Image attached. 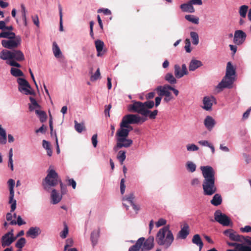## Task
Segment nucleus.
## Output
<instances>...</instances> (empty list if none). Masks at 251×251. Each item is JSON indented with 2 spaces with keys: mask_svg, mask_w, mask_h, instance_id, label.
Masks as SVG:
<instances>
[{
  "mask_svg": "<svg viewBox=\"0 0 251 251\" xmlns=\"http://www.w3.org/2000/svg\"><path fill=\"white\" fill-rule=\"evenodd\" d=\"M224 234L230 240L236 242H227L229 246L233 247L234 249L226 251H251V237L239 235L232 229L226 230Z\"/></svg>",
  "mask_w": 251,
  "mask_h": 251,
  "instance_id": "nucleus-1",
  "label": "nucleus"
},
{
  "mask_svg": "<svg viewBox=\"0 0 251 251\" xmlns=\"http://www.w3.org/2000/svg\"><path fill=\"white\" fill-rule=\"evenodd\" d=\"M204 180L202 184L203 194L211 196L214 194L217 189L215 185V172L213 168L209 166L201 167Z\"/></svg>",
  "mask_w": 251,
  "mask_h": 251,
  "instance_id": "nucleus-2",
  "label": "nucleus"
},
{
  "mask_svg": "<svg viewBox=\"0 0 251 251\" xmlns=\"http://www.w3.org/2000/svg\"><path fill=\"white\" fill-rule=\"evenodd\" d=\"M0 58L6 60L8 65L17 68H20L21 65L17 61L21 62L25 59L24 53L17 50H3L0 52Z\"/></svg>",
  "mask_w": 251,
  "mask_h": 251,
  "instance_id": "nucleus-3",
  "label": "nucleus"
},
{
  "mask_svg": "<svg viewBox=\"0 0 251 251\" xmlns=\"http://www.w3.org/2000/svg\"><path fill=\"white\" fill-rule=\"evenodd\" d=\"M174 237L169 226H165L160 228L157 233L156 242L160 246L165 249L168 248L172 244Z\"/></svg>",
  "mask_w": 251,
  "mask_h": 251,
  "instance_id": "nucleus-4",
  "label": "nucleus"
},
{
  "mask_svg": "<svg viewBox=\"0 0 251 251\" xmlns=\"http://www.w3.org/2000/svg\"><path fill=\"white\" fill-rule=\"evenodd\" d=\"M235 69L230 62L227 63L226 75L222 81L218 84L220 89L230 88L235 80Z\"/></svg>",
  "mask_w": 251,
  "mask_h": 251,
  "instance_id": "nucleus-5",
  "label": "nucleus"
},
{
  "mask_svg": "<svg viewBox=\"0 0 251 251\" xmlns=\"http://www.w3.org/2000/svg\"><path fill=\"white\" fill-rule=\"evenodd\" d=\"M146 120V118L141 117L137 114H127L123 117L120 123V126L125 127H131V129H133L132 127L129 126V124L143 123Z\"/></svg>",
  "mask_w": 251,
  "mask_h": 251,
  "instance_id": "nucleus-6",
  "label": "nucleus"
},
{
  "mask_svg": "<svg viewBox=\"0 0 251 251\" xmlns=\"http://www.w3.org/2000/svg\"><path fill=\"white\" fill-rule=\"evenodd\" d=\"M61 180L59 179L57 173L53 170H50L43 182V186L44 189L47 191H50L51 186H55L59 183Z\"/></svg>",
  "mask_w": 251,
  "mask_h": 251,
  "instance_id": "nucleus-7",
  "label": "nucleus"
},
{
  "mask_svg": "<svg viewBox=\"0 0 251 251\" xmlns=\"http://www.w3.org/2000/svg\"><path fill=\"white\" fill-rule=\"evenodd\" d=\"M128 110L131 112H136L143 116H147L150 110L145 109L143 103L141 101H133L132 103L128 105Z\"/></svg>",
  "mask_w": 251,
  "mask_h": 251,
  "instance_id": "nucleus-8",
  "label": "nucleus"
},
{
  "mask_svg": "<svg viewBox=\"0 0 251 251\" xmlns=\"http://www.w3.org/2000/svg\"><path fill=\"white\" fill-rule=\"evenodd\" d=\"M17 82L19 84L18 90L25 95H34V92L31 90V87L28 81L23 78H18Z\"/></svg>",
  "mask_w": 251,
  "mask_h": 251,
  "instance_id": "nucleus-9",
  "label": "nucleus"
},
{
  "mask_svg": "<svg viewBox=\"0 0 251 251\" xmlns=\"http://www.w3.org/2000/svg\"><path fill=\"white\" fill-rule=\"evenodd\" d=\"M2 40L1 45L4 48L9 50L17 48L21 43V38L19 36H16L15 35L14 38Z\"/></svg>",
  "mask_w": 251,
  "mask_h": 251,
  "instance_id": "nucleus-10",
  "label": "nucleus"
},
{
  "mask_svg": "<svg viewBox=\"0 0 251 251\" xmlns=\"http://www.w3.org/2000/svg\"><path fill=\"white\" fill-rule=\"evenodd\" d=\"M155 90L159 96H165L163 100L165 102L167 103L174 99L171 93L170 92V90L167 88V85L159 86L156 88Z\"/></svg>",
  "mask_w": 251,
  "mask_h": 251,
  "instance_id": "nucleus-11",
  "label": "nucleus"
},
{
  "mask_svg": "<svg viewBox=\"0 0 251 251\" xmlns=\"http://www.w3.org/2000/svg\"><path fill=\"white\" fill-rule=\"evenodd\" d=\"M7 183L9 186V203L11 204V212H13L16 208V201L14 199V187L15 184L14 180L13 179H10L8 180Z\"/></svg>",
  "mask_w": 251,
  "mask_h": 251,
  "instance_id": "nucleus-12",
  "label": "nucleus"
},
{
  "mask_svg": "<svg viewBox=\"0 0 251 251\" xmlns=\"http://www.w3.org/2000/svg\"><path fill=\"white\" fill-rule=\"evenodd\" d=\"M214 218L216 221L224 226H228L230 220L226 214H223L220 210H216L214 213Z\"/></svg>",
  "mask_w": 251,
  "mask_h": 251,
  "instance_id": "nucleus-13",
  "label": "nucleus"
},
{
  "mask_svg": "<svg viewBox=\"0 0 251 251\" xmlns=\"http://www.w3.org/2000/svg\"><path fill=\"white\" fill-rule=\"evenodd\" d=\"M188 74L186 66L185 64L182 65L181 68L178 64H176L174 66V74L175 77L177 78H180L184 75H187Z\"/></svg>",
  "mask_w": 251,
  "mask_h": 251,
  "instance_id": "nucleus-14",
  "label": "nucleus"
},
{
  "mask_svg": "<svg viewBox=\"0 0 251 251\" xmlns=\"http://www.w3.org/2000/svg\"><path fill=\"white\" fill-rule=\"evenodd\" d=\"M246 34L241 30L235 31L234 33V43L237 45H240L242 44L246 40Z\"/></svg>",
  "mask_w": 251,
  "mask_h": 251,
  "instance_id": "nucleus-15",
  "label": "nucleus"
},
{
  "mask_svg": "<svg viewBox=\"0 0 251 251\" xmlns=\"http://www.w3.org/2000/svg\"><path fill=\"white\" fill-rule=\"evenodd\" d=\"M116 147L120 149L123 147L128 148L130 147L133 143L132 140L129 139L124 138H117V139Z\"/></svg>",
  "mask_w": 251,
  "mask_h": 251,
  "instance_id": "nucleus-16",
  "label": "nucleus"
},
{
  "mask_svg": "<svg viewBox=\"0 0 251 251\" xmlns=\"http://www.w3.org/2000/svg\"><path fill=\"white\" fill-rule=\"evenodd\" d=\"M154 246V238L152 236L149 237L145 240L142 246L141 251H149L151 250Z\"/></svg>",
  "mask_w": 251,
  "mask_h": 251,
  "instance_id": "nucleus-17",
  "label": "nucleus"
},
{
  "mask_svg": "<svg viewBox=\"0 0 251 251\" xmlns=\"http://www.w3.org/2000/svg\"><path fill=\"white\" fill-rule=\"evenodd\" d=\"M41 233V230L38 226L31 227L26 232L27 236L30 237L32 239L36 238Z\"/></svg>",
  "mask_w": 251,
  "mask_h": 251,
  "instance_id": "nucleus-18",
  "label": "nucleus"
},
{
  "mask_svg": "<svg viewBox=\"0 0 251 251\" xmlns=\"http://www.w3.org/2000/svg\"><path fill=\"white\" fill-rule=\"evenodd\" d=\"M189 227L188 224H185L181 230L178 232L177 236V239H185L189 234Z\"/></svg>",
  "mask_w": 251,
  "mask_h": 251,
  "instance_id": "nucleus-19",
  "label": "nucleus"
},
{
  "mask_svg": "<svg viewBox=\"0 0 251 251\" xmlns=\"http://www.w3.org/2000/svg\"><path fill=\"white\" fill-rule=\"evenodd\" d=\"M16 239V237L6 236L4 234L1 238V246L4 248L9 246Z\"/></svg>",
  "mask_w": 251,
  "mask_h": 251,
  "instance_id": "nucleus-20",
  "label": "nucleus"
},
{
  "mask_svg": "<svg viewBox=\"0 0 251 251\" xmlns=\"http://www.w3.org/2000/svg\"><path fill=\"white\" fill-rule=\"evenodd\" d=\"M215 124V121L212 117L210 116L206 117L204 121V125L208 130L211 131Z\"/></svg>",
  "mask_w": 251,
  "mask_h": 251,
  "instance_id": "nucleus-21",
  "label": "nucleus"
},
{
  "mask_svg": "<svg viewBox=\"0 0 251 251\" xmlns=\"http://www.w3.org/2000/svg\"><path fill=\"white\" fill-rule=\"evenodd\" d=\"M214 100V98L213 97H204L203 99V106H202V108L206 110H211Z\"/></svg>",
  "mask_w": 251,
  "mask_h": 251,
  "instance_id": "nucleus-22",
  "label": "nucleus"
},
{
  "mask_svg": "<svg viewBox=\"0 0 251 251\" xmlns=\"http://www.w3.org/2000/svg\"><path fill=\"white\" fill-rule=\"evenodd\" d=\"M145 241V238H140L136 242L135 244L131 246L128 250V251H141L143 243Z\"/></svg>",
  "mask_w": 251,
  "mask_h": 251,
  "instance_id": "nucleus-23",
  "label": "nucleus"
},
{
  "mask_svg": "<svg viewBox=\"0 0 251 251\" xmlns=\"http://www.w3.org/2000/svg\"><path fill=\"white\" fill-rule=\"evenodd\" d=\"M125 128V127H122L120 126V128L117 130L116 133L117 138H126L128 136L129 133V130Z\"/></svg>",
  "mask_w": 251,
  "mask_h": 251,
  "instance_id": "nucleus-24",
  "label": "nucleus"
},
{
  "mask_svg": "<svg viewBox=\"0 0 251 251\" xmlns=\"http://www.w3.org/2000/svg\"><path fill=\"white\" fill-rule=\"evenodd\" d=\"M51 199L52 203L55 204L60 202L62 199V196L59 195L56 190L53 189L51 191Z\"/></svg>",
  "mask_w": 251,
  "mask_h": 251,
  "instance_id": "nucleus-25",
  "label": "nucleus"
},
{
  "mask_svg": "<svg viewBox=\"0 0 251 251\" xmlns=\"http://www.w3.org/2000/svg\"><path fill=\"white\" fill-rule=\"evenodd\" d=\"M192 242L193 244L197 245L199 247V251H201L203 244L199 234H195L193 237Z\"/></svg>",
  "mask_w": 251,
  "mask_h": 251,
  "instance_id": "nucleus-26",
  "label": "nucleus"
},
{
  "mask_svg": "<svg viewBox=\"0 0 251 251\" xmlns=\"http://www.w3.org/2000/svg\"><path fill=\"white\" fill-rule=\"evenodd\" d=\"M95 44L97 51V56L102 55L103 54V52H102L104 47L103 42L100 40H97L95 41Z\"/></svg>",
  "mask_w": 251,
  "mask_h": 251,
  "instance_id": "nucleus-27",
  "label": "nucleus"
},
{
  "mask_svg": "<svg viewBox=\"0 0 251 251\" xmlns=\"http://www.w3.org/2000/svg\"><path fill=\"white\" fill-rule=\"evenodd\" d=\"M202 65V62L201 61L192 59L189 66V70L190 71H194L199 67Z\"/></svg>",
  "mask_w": 251,
  "mask_h": 251,
  "instance_id": "nucleus-28",
  "label": "nucleus"
},
{
  "mask_svg": "<svg viewBox=\"0 0 251 251\" xmlns=\"http://www.w3.org/2000/svg\"><path fill=\"white\" fill-rule=\"evenodd\" d=\"M180 8L183 12L194 13L195 12V9L193 6L189 1L188 3H183L181 4Z\"/></svg>",
  "mask_w": 251,
  "mask_h": 251,
  "instance_id": "nucleus-29",
  "label": "nucleus"
},
{
  "mask_svg": "<svg viewBox=\"0 0 251 251\" xmlns=\"http://www.w3.org/2000/svg\"><path fill=\"white\" fill-rule=\"evenodd\" d=\"M222 202V199L221 196L219 194H216L210 201L211 203L214 206L220 205Z\"/></svg>",
  "mask_w": 251,
  "mask_h": 251,
  "instance_id": "nucleus-30",
  "label": "nucleus"
},
{
  "mask_svg": "<svg viewBox=\"0 0 251 251\" xmlns=\"http://www.w3.org/2000/svg\"><path fill=\"white\" fill-rule=\"evenodd\" d=\"M52 50L55 57L59 58L60 57V55H61V51L55 42L53 43Z\"/></svg>",
  "mask_w": 251,
  "mask_h": 251,
  "instance_id": "nucleus-31",
  "label": "nucleus"
},
{
  "mask_svg": "<svg viewBox=\"0 0 251 251\" xmlns=\"http://www.w3.org/2000/svg\"><path fill=\"white\" fill-rule=\"evenodd\" d=\"M99 236V232L93 231L91 234V240L93 248L96 245Z\"/></svg>",
  "mask_w": 251,
  "mask_h": 251,
  "instance_id": "nucleus-32",
  "label": "nucleus"
},
{
  "mask_svg": "<svg viewBox=\"0 0 251 251\" xmlns=\"http://www.w3.org/2000/svg\"><path fill=\"white\" fill-rule=\"evenodd\" d=\"M10 73L15 77L23 76L24 75V73L21 70L15 68H11Z\"/></svg>",
  "mask_w": 251,
  "mask_h": 251,
  "instance_id": "nucleus-33",
  "label": "nucleus"
},
{
  "mask_svg": "<svg viewBox=\"0 0 251 251\" xmlns=\"http://www.w3.org/2000/svg\"><path fill=\"white\" fill-rule=\"evenodd\" d=\"M15 33L10 31H2L0 33V38H5L7 39L14 38Z\"/></svg>",
  "mask_w": 251,
  "mask_h": 251,
  "instance_id": "nucleus-34",
  "label": "nucleus"
},
{
  "mask_svg": "<svg viewBox=\"0 0 251 251\" xmlns=\"http://www.w3.org/2000/svg\"><path fill=\"white\" fill-rule=\"evenodd\" d=\"M165 79L170 84H176V79L171 73H167L165 76Z\"/></svg>",
  "mask_w": 251,
  "mask_h": 251,
  "instance_id": "nucleus-35",
  "label": "nucleus"
},
{
  "mask_svg": "<svg viewBox=\"0 0 251 251\" xmlns=\"http://www.w3.org/2000/svg\"><path fill=\"white\" fill-rule=\"evenodd\" d=\"M185 18L188 21L195 24H198L199 18L194 15H186L185 16Z\"/></svg>",
  "mask_w": 251,
  "mask_h": 251,
  "instance_id": "nucleus-36",
  "label": "nucleus"
},
{
  "mask_svg": "<svg viewBox=\"0 0 251 251\" xmlns=\"http://www.w3.org/2000/svg\"><path fill=\"white\" fill-rule=\"evenodd\" d=\"M26 240L24 237L20 238L15 244V247L18 249H22L26 244Z\"/></svg>",
  "mask_w": 251,
  "mask_h": 251,
  "instance_id": "nucleus-37",
  "label": "nucleus"
},
{
  "mask_svg": "<svg viewBox=\"0 0 251 251\" xmlns=\"http://www.w3.org/2000/svg\"><path fill=\"white\" fill-rule=\"evenodd\" d=\"M35 113L39 116L40 120L42 123H43L46 121L47 115L44 111L36 110Z\"/></svg>",
  "mask_w": 251,
  "mask_h": 251,
  "instance_id": "nucleus-38",
  "label": "nucleus"
},
{
  "mask_svg": "<svg viewBox=\"0 0 251 251\" xmlns=\"http://www.w3.org/2000/svg\"><path fill=\"white\" fill-rule=\"evenodd\" d=\"M190 36L192 39V43L195 45H197L199 42L198 33L196 32L192 31L190 32Z\"/></svg>",
  "mask_w": 251,
  "mask_h": 251,
  "instance_id": "nucleus-39",
  "label": "nucleus"
},
{
  "mask_svg": "<svg viewBox=\"0 0 251 251\" xmlns=\"http://www.w3.org/2000/svg\"><path fill=\"white\" fill-rule=\"evenodd\" d=\"M21 13H22V19L24 21V24L25 26L27 25V20H26V9L25 6V5L23 4H22L21 5Z\"/></svg>",
  "mask_w": 251,
  "mask_h": 251,
  "instance_id": "nucleus-40",
  "label": "nucleus"
},
{
  "mask_svg": "<svg viewBox=\"0 0 251 251\" xmlns=\"http://www.w3.org/2000/svg\"><path fill=\"white\" fill-rule=\"evenodd\" d=\"M117 157L120 162L121 164H123L126 158V152L123 151H119L117 154Z\"/></svg>",
  "mask_w": 251,
  "mask_h": 251,
  "instance_id": "nucleus-41",
  "label": "nucleus"
},
{
  "mask_svg": "<svg viewBox=\"0 0 251 251\" xmlns=\"http://www.w3.org/2000/svg\"><path fill=\"white\" fill-rule=\"evenodd\" d=\"M75 129L79 133H81L85 129V126L83 123H78L76 121H75Z\"/></svg>",
  "mask_w": 251,
  "mask_h": 251,
  "instance_id": "nucleus-42",
  "label": "nucleus"
},
{
  "mask_svg": "<svg viewBox=\"0 0 251 251\" xmlns=\"http://www.w3.org/2000/svg\"><path fill=\"white\" fill-rule=\"evenodd\" d=\"M58 8L59 11V17H60V21H59V30L60 31H63V15H62V8L61 5L59 4Z\"/></svg>",
  "mask_w": 251,
  "mask_h": 251,
  "instance_id": "nucleus-43",
  "label": "nucleus"
},
{
  "mask_svg": "<svg viewBox=\"0 0 251 251\" xmlns=\"http://www.w3.org/2000/svg\"><path fill=\"white\" fill-rule=\"evenodd\" d=\"M26 223L24 222L22 218L20 216H18L17 217V220L16 221L15 220H12L10 222V224L11 225H15L17 224L18 226H22L23 225H25Z\"/></svg>",
  "mask_w": 251,
  "mask_h": 251,
  "instance_id": "nucleus-44",
  "label": "nucleus"
},
{
  "mask_svg": "<svg viewBox=\"0 0 251 251\" xmlns=\"http://www.w3.org/2000/svg\"><path fill=\"white\" fill-rule=\"evenodd\" d=\"M248 9V6L245 5H242L240 7L239 9V13L240 16L243 17L245 18L246 16L247 12Z\"/></svg>",
  "mask_w": 251,
  "mask_h": 251,
  "instance_id": "nucleus-45",
  "label": "nucleus"
},
{
  "mask_svg": "<svg viewBox=\"0 0 251 251\" xmlns=\"http://www.w3.org/2000/svg\"><path fill=\"white\" fill-rule=\"evenodd\" d=\"M100 69L98 68L94 75H92L90 79L92 81H95L100 77Z\"/></svg>",
  "mask_w": 251,
  "mask_h": 251,
  "instance_id": "nucleus-46",
  "label": "nucleus"
},
{
  "mask_svg": "<svg viewBox=\"0 0 251 251\" xmlns=\"http://www.w3.org/2000/svg\"><path fill=\"white\" fill-rule=\"evenodd\" d=\"M143 103L145 109L152 108L154 105L153 101L152 100H148L143 102Z\"/></svg>",
  "mask_w": 251,
  "mask_h": 251,
  "instance_id": "nucleus-47",
  "label": "nucleus"
},
{
  "mask_svg": "<svg viewBox=\"0 0 251 251\" xmlns=\"http://www.w3.org/2000/svg\"><path fill=\"white\" fill-rule=\"evenodd\" d=\"M64 229L60 234V237L63 239H64L67 237V236L68 234V231H69L68 227L67 225L66 224H64Z\"/></svg>",
  "mask_w": 251,
  "mask_h": 251,
  "instance_id": "nucleus-48",
  "label": "nucleus"
},
{
  "mask_svg": "<svg viewBox=\"0 0 251 251\" xmlns=\"http://www.w3.org/2000/svg\"><path fill=\"white\" fill-rule=\"evenodd\" d=\"M134 198L133 193H130L128 195L125 196L123 198V201H127L129 202L130 204H131L132 203V202H133Z\"/></svg>",
  "mask_w": 251,
  "mask_h": 251,
  "instance_id": "nucleus-49",
  "label": "nucleus"
},
{
  "mask_svg": "<svg viewBox=\"0 0 251 251\" xmlns=\"http://www.w3.org/2000/svg\"><path fill=\"white\" fill-rule=\"evenodd\" d=\"M196 166L192 162H188L187 163V169L191 172L195 171Z\"/></svg>",
  "mask_w": 251,
  "mask_h": 251,
  "instance_id": "nucleus-50",
  "label": "nucleus"
},
{
  "mask_svg": "<svg viewBox=\"0 0 251 251\" xmlns=\"http://www.w3.org/2000/svg\"><path fill=\"white\" fill-rule=\"evenodd\" d=\"M187 150L188 151H196L199 150V148L195 144H190L187 146Z\"/></svg>",
  "mask_w": 251,
  "mask_h": 251,
  "instance_id": "nucleus-51",
  "label": "nucleus"
},
{
  "mask_svg": "<svg viewBox=\"0 0 251 251\" xmlns=\"http://www.w3.org/2000/svg\"><path fill=\"white\" fill-rule=\"evenodd\" d=\"M185 49L187 52H190L191 50L190 49V41L188 39H186L185 41Z\"/></svg>",
  "mask_w": 251,
  "mask_h": 251,
  "instance_id": "nucleus-52",
  "label": "nucleus"
},
{
  "mask_svg": "<svg viewBox=\"0 0 251 251\" xmlns=\"http://www.w3.org/2000/svg\"><path fill=\"white\" fill-rule=\"evenodd\" d=\"M125 180L124 178H122L120 182V190L121 193L123 195L125 193L126 185L125 184Z\"/></svg>",
  "mask_w": 251,
  "mask_h": 251,
  "instance_id": "nucleus-53",
  "label": "nucleus"
},
{
  "mask_svg": "<svg viewBox=\"0 0 251 251\" xmlns=\"http://www.w3.org/2000/svg\"><path fill=\"white\" fill-rule=\"evenodd\" d=\"M240 231L243 233H249L251 232V226H246L240 228Z\"/></svg>",
  "mask_w": 251,
  "mask_h": 251,
  "instance_id": "nucleus-54",
  "label": "nucleus"
},
{
  "mask_svg": "<svg viewBox=\"0 0 251 251\" xmlns=\"http://www.w3.org/2000/svg\"><path fill=\"white\" fill-rule=\"evenodd\" d=\"M102 12L104 15H109L111 14L110 10L107 8H101L98 10V13Z\"/></svg>",
  "mask_w": 251,
  "mask_h": 251,
  "instance_id": "nucleus-55",
  "label": "nucleus"
},
{
  "mask_svg": "<svg viewBox=\"0 0 251 251\" xmlns=\"http://www.w3.org/2000/svg\"><path fill=\"white\" fill-rule=\"evenodd\" d=\"M157 113H158L157 110H154L152 112H151L150 111V112L148 114V115H149V116L151 119H154L156 117V116L157 114Z\"/></svg>",
  "mask_w": 251,
  "mask_h": 251,
  "instance_id": "nucleus-56",
  "label": "nucleus"
},
{
  "mask_svg": "<svg viewBox=\"0 0 251 251\" xmlns=\"http://www.w3.org/2000/svg\"><path fill=\"white\" fill-rule=\"evenodd\" d=\"M166 223V221L164 219H160L156 223V226L158 227L160 226L165 225Z\"/></svg>",
  "mask_w": 251,
  "mask_h": 251,
  "instance_id": "nucleus-57",
  "label": "nucleus"
},
{
  "mask_svg": "<svg viewBox=\"0 0 251 251\" xmlns=\"http://www.w3.org/2000/svg\"><path fill=\"white\" fill-rule=\"evenodd\" d=\"M98 136L97 134H94L92 137V143L94 147H96L98 144Z\"/></svg>",
  "mask_w": 251,
  "mask_h": 251,
  "instance_id": "nucleus-58",
  "label": "nucleus"
},
{
  "mask_svg": "<svg viewBox=\"0 0 251 251\" xmlns=\"http://www.w3.org/2000/svg\"><path fill=\"white\" fill-rule=\"evenodd\" d=\"M94 25V23L93 21H91L90 22V35L92 38H94V32H93V26Z\"/></svg>",
  "mask_w": 251,
  "mask_h": 251,
  "instance_id": "nucleus-59",
  "label": "nucleus"
},
{
  "mask_svg": "<svg viewBox=\"0 0 251 251\" xmlns=\"http://www.w3.org/2000/svg\"><path fill=\"white\" fill-rule=\"evenodd\" d=\"M167 88L169 89V90L172 91L174 92V94L176 96H178V95L179 94V91L177 89H176L174 88L173 87H172L169 85H167Z\"/></svg>",
  "mask_w": 251,
  "mask_h": 251,
  "instance_id": "nucleus-60",
  "label": "nucleus"
},
{
  "mask_svg": "<svg viewBox=\"0 0 251 251\" xmlns=\"http://www.w3.org/2000/svg\"><path fill=\"white\" fill-rule=\"evenodd\" d=\"M59 184H60V188H61V191L62 194H65L67 192L66 186L63 184V183L62 182L61 180L59 181Z\"/></svg>",
  "mask_w": 251,
  "mask_h": 251,
  "instance_id": "nucleus-61",
  "label": "nucleus"
},
{
  "mask_svg": "<svg viewBox=\"0 0 251 251\" xmlns=\"http://www.w3.org/2000/svg\"><path fill=\"white\" fill-rule=\"evenodd\" d=\"M189 2L192 5L193 4L201 5L202 4V0H191Z\"/></svg>",
  "mask_w": 251,
  "mask_h": 251,
  "instance_id": "nucleus-62",
  "label": "nucleus"
},
{
  "mask_svg": "<svg viewBox=\"0 0 251 251\" xmlns=\"http://www.w3.org/2000/svg\"><path fill=\"white\" fill-rule=\"evenodd\" d=\"M29 100H30V101L32 105H33V106H34L35 107H40V105L38 104L36 100L34 98L30 97L29 98Z\"/></svg>",
  "mask_w": 251,
  "mask_h": 251,
  "instance_id": "nucleus-63",
  "label": "nucleus"
},
{
  "mask_svg": "<svg viewBox=\"0 0 251 251\" xmlns=\"http://www.w3.org/2000/svg\"><path fill=\"white\" fill-rule=\"evenodd\" d=\"M68 182L69 185H71L73 189L75 188L76 184L75 181L73 179H69L68 180Z\"/></svg>",
  "mask_w": 251,
  "mask_h": 251,
  "instance_id": "nucleus-64",
  "label": "nucleus"
}]
</instances>
